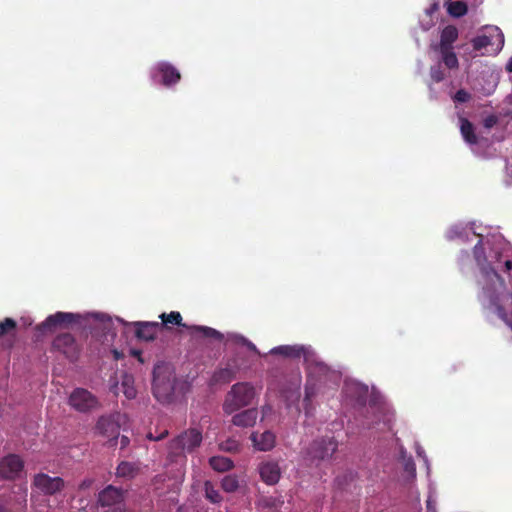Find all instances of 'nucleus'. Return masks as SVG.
<instances>
[{"label": "nucleus", "mask_w": 512, "mask_h": 512, "mask_svg": "<svg viewBox=\"0 0 512 512\" xmlns=\"http://www.w3.org/2000/svg\"><path fill=\"white\" fill-rule=\"evenodd\" d=\"M504 266L506 270H512V260H505Z\"/></svg>", "instance_id": "ea45409f"}, {"label": "nucleus", "mask_w": 512, "mask_h": 512, "mask_svg": "<svg viewBox=\"0 0 512 512\" xmlns=\"http://www.w3.org/2000/svg\"><path fill=\"white\" fill-rule=\"evenodd\" d=\"M448 13L453 17H462L467 13V5L462 0L451 1L448 5Z\"/></svg>", "instance_id": "a878e982"}, {"label": "nucleus", "mask_w": 512, "mask_h": 512, "mask_svg": "<svg viewBox=\"0 0 512 512\" xmlns=\"http://www.w3.org/2000/svg\"><path fill=\"white\" fill-rule=\"evenodd\" d=\"M17 323L14 319L6 317L0 322V337L6 335L9 331L15 330Z\"/></svg>", "instance_id": "7c9ffc66"}, {"label": "nucleus", "mask_w": 512, "mask_h": 512, "mask_svg": "<svg viewBox=\"0 0 512 512\" xmlns=\"http://www.w3.org/2000/svg\"><path fill=\"white\" fill-rule=\"evenodd\" d=\"M159 318L161 319V323H159L161 328H168L169 325H175L186 328L193 336H199L205 339H216L218 341H222L224 338L220 331L212 327L196 325L188 326L187 324L183 323V317L180 312L172 311L169 314L162 313Z\"/></svg>", "instance_id": "39448f33"}, {"label": "nucleus", "mask_w": 512, "mask_h": 512, "mask_svg": "<svg viewBox=\"0 0 512 512\" xmlns=\"http://www.w3.org/2000/svg\"><path fill=\"white\" fill-rule=\"evenodd\" d=\"M130 444V439L128 436H125V435H122L121 438H120V446H121V449H124L125 447H127L128 445Z\"/></svg>", "instance_id": "58836bf2"}, {"label": "nucleus", "mask_w": 512, "mask_h": 512, "mask_svg": "<svg viewBox=\"0 0 512 512\" xmlns=\"http://www.w3.org/2000/svg\"><path fill=\"white\" fill-rule=\"evenodd\" d=\"M338 449L334 436L315 438L302 452V457L309 466L319 467L321 463L331 461Z\"/></svg>", "instance_id": "7ed1b4c3"}, {"label": "nucleus", "mask_w": 512, "mask_h": 512, "mask_svg": "<svg viewBox=\"0 0 512 512\" xmlns=\"http://www.w3.org/2000/svg\"><path fill=\"white\" fill-rule=\"evenodd\" d=\"M256 396L255 386L248 382H239L231 387L223 403L225 413L232 414L238 409L247 407Z\"/></svg>", "instance_id": "20e7f679"}, {"label": "nucleus", "mask_w": 512, "mask_h": 512, "mask_svg": "<svg viewBox=\"0 0 512 512\" xmlns=\"http://www.w3.org/2000/svg\"><path fill=\"white\" fill-rule=\"evenodd\" d=\"M81 319L79 314L68 312H57L47 316L45 321L38 326L39 331H51L57 327H68L71 324L78 323Z\"/></svg>", "instance_id": "9b49d317"}, {"label": "nucleus", "mask_w": 512, "mask_h": 512, "mask_svg": "<svg viewBox=\"0 0 512 512\" xmlns=\"http://www.w3.org/2000/svg\"><path fill=\"white\" fill-rule=\"evenodd\" d=\"M252 443L260 451H269L275 445V435L273 432L266 431L263 433L254 432L250 437Z\"/></svg>", "instance_id": "a211bd4d"}, {"label": "nucleus", "mask_w": 512, "mask_h": 512, "mask_svg": "<svg viewBox=\"0 0 512 512\" xmlns=\"http://www.w3.org/2000/svg\"><path fill=\"white\" fill-rule=\"evenodd\" d=\"M160 76V83L166 87H170L177 84L181 80V73L169 62L161 61L158 62L154 68L153 78L156 79Z\"/></svg>", "instance_id": "ddd939ff"}, {"label": "nucleus", "mask_w": 512, "mask_h": 512, "mask_svg": "<svg viewBox=\"0 0 512 512\" xmlns=\"http://www.w3.org/2000/svg\"><path fill=\"white\" fill-rule=\"evenodd\" d=\"M121 388L124 396L128 399L136 397V389L133 386V377L129 374H124L121 381Z\"/></svg>", "instance_id": "393cba45"}, {"label": "nucleus", "mask_w": 512, "mask_h": 512, "mask_svg": "<svg viewBox=\"0 0 512 512\" xmlns=\"http://www.w3.org/2000/svg\"><path fill=\"white\" fill-rule=\"evenodd\" d=\"M429 74L430 78L433 79L435 83H440L446 78L445 71L441 69L440 64L430 67Z\"/></svg>", "instance_id": "c756f323"}, {"label": "nucleus", "mask_w": 512, "mask_h": 512, "mask_svg": "<svg viewBox=\"0 0 512 512\" xmlns=\"http://www.w3.org/2000/svg\"><path fill=\"white\" fill-rule=\"evenodd\" d=\"M474 257L477 262V265L485 274L494 273L496 274L495 268L491 266V264L487 261L483 244L479 241L475 244L473 249Z\"/></svg>", "instance_id": "412c9836"}, {"label": "nucleus", "mask_w": 512, "mask_h": 512, "mask_svg": "<svg viewBox=\"0 0 512 512\" xmlns=\"http://www.w3.org/2000/svg\"><path fill=\"white\" fill-rule=\"evenodd\" d=\"M492 44H493V42H492L491 36H486V35L475 36L472 39V46H473V49L476 51H478L480 49H485V47H488Z\"/></svg>", "instance_id": "c85d7f7f"}, {"label": "nucleus", "mask_w": 512, "mask_h": 512, "mask_svg": "<svg viewBox=\"0 0 512 512\" xmlns=\"http://www.w3.org/2000/svg\"><path fill=\"white\" fill-rule=\"evenodd\" d=\"M260 478L268 485H275L281 479V467L275 461H264L258 466Z\"/></svg>", "instance_id": "4468645a"}, {"label": "nucleus", "mask_w": 512, "mask_h": 512, "mask_svg": "<svg viewBox=\"0 0 512 512\" xmlns=\"http://www.w3.org/2000/svg\"><path fill=\"white\" fill-rule=\"evenodd\" d=\"M124 419L125 416L119 412L99 417L95 429L98 434L109 438L110 446L117 445L121 423Z\"/></svg>", "instance_id": "0eeeda50"}, {"label": "nucleus", "mask_w": 512, "mask_h": 512, "mask_svg": "<svg viewBox=\"0 0 512 512\" xmlns=\"http://www.w3.org/2000/svg\"><path fill=\"white\" fill-rule=\"evenodd\" d=\"M97 501L102 507L117 505L123 501V491L115 486L108 485L99 492Z\"/></svg>", "instance_id": "2eb2a0df"}, {"label": "nucleus", "mask_w": 512, "mask_h": 512, "mask_svg": "<svg viewBox=\"0 0 512 512\" xmlns=\"http://www.w3.org/2000/svg\"><path fill=\"white\" fill-rule=\"evenodd\" d=\"M270 353L272 355H281L289 359H299L301 356L305 355L306 349L301 345H282L271 349Z\"/></svg>", "instance_id": "6ab92c4d"}, {"label": "nucleus", "mask_w": 512, "mask_h": 512, "mask_svg": "<svg viewBox=\"0 0 512 512\" xmlns=\"http://www.w3.org/2000/svg\"><path fill=\"white\" fill-rule=\"evenodd\" d=\"M510 327H512V319H511V325H509Z\"/></svg>", "instance_id": "09e8293b"}, {"label": "nucleus", "mask_w": 512, "mask_h": 512, "mask_svg": "<svg viewBox=\"0 0 512 512\" xmlns=\"http://www.w3.org/2000/svg\"><path fill=\"white\" fill-rule=\"evenodd\" d=\"M406 467H407V469H409V467H410V464H409V463H408V464H406Z\"/></svg>", "instance_id": "de8ad7c7"}, {"label": "nucleus", "mask_w": 512, "mask_h": 512, "mask_svg": "<svg viewBox=\"0 0 512 512\" xmlns=\"http://www.w3.org/2000/svg\"><path fill=\"white\" fill-rule=\"evenodd\" d=\"M134 327L136 338L146 341L155 339L162 329L159 322H135Z\"/></svg>", "instance_id": "f3484780"}, {"label": "nucleus", "mask_w": 512, "mask_h": 512, "mask_svg": "<svg viewBox=\"0 0 512 512\" xmlns=\"http://www.w3.org/2000/svg\"><path fill=\"white\" fill-rule=\"evenodd\" d=\"M330 373L331 370L323 362H315L310 366L304 397V407L307 415L311 413V401L319 390V383H321L322 379L326 378Z\"/></svg>", "instance_id": "423d86ee"}, {"label": "nucleus", "mask_w": 512, "mask_h": 512, "mask_svg": "<svg viewBox=\"0 0 512 512\" xmlns=\"http://www.w3.org/2000/svg\"><path fill=\"white\" fill-rule=\"evenodd\" d=\"M471 99V94L464 89H460L453 95V101L458 103H465Z\"/></svg>", "instance_id": "473e14b6"}, {"label": "nucleus", "mask_w": 512, "mask_h": 512, "mask_svg": "<svg viewBox=\"0 0 512 512\" xmlns=\"http://www.w3.org/2000/svg\"><path fill=\"white\" fill-rule=\"evenodd\" d=\"M205 497L210 503H221L222 496L210 481L205 482Z\"/></svg>", "instance_id": "cd10ccee"}, {"label": "nucleus", "mask_w": 512, "mask_h": 512, "mask_svg": "<svg viewBox=\"0 0 512 512\" xmlns=\"http://www.w3.org/2000/svg\"><path fill=\"white\" fill-rule=\"evenodd\" d=\"M258 411L256 408H248L242 412L235 414L232 418L234 425L238 427H251L257 421Z\"/></svg>", "instance_id": "aec40b11"}, {"label": "nucleus", "mask_w": 512, "mask_h": 512, "mask_svg": "<svg viewBox=\"0 0 512 512\" xmlns=\"http://www.w3.org/2000/svg\"><path fill=\"white\" fill-rule=\"evenodd\" d=\"M221 488L223 491L232 493L238 490L239 481L236 475H226L221 480Z\"/></svg>", "instance_id": "bb28decb"}, {"label": "nucleus", "mask_w": 512, "mask_h": 512, "mask_svg": "<svg viewBox=\"0 0 512 512\" xmlns=\"http://www.w3.org/2000/svg\"><path fill=\"white\" fill-rule=\"evenodd\" d=\"M460 122V130L464 141L467 142L468 144H476L478 142V138L475 134L472 122L467 118L460 119Z\"/></svg>", "instance_id": "4be33fe9"}, {"label": "nucleus", "mask_w": 512, "mask_h": 512, "mask_svg": "<svg viewBox=\"0 0 512 512\" xmlns=\"http://www.w3.org/2000/svg\"><path fill=\"white\" fill-rule=\"evenodd\" d=\"M33 486L45 495H54L65 487V481L60 477H50L45 473L36 474Z\"/></svg>", "instance_id": "f8f14e48"}, {"label": "nucleus", "mask_w": 512, "mask_h": 512, "mask_svg": "<svg viewBox=\"0 0 512 512\" xmlns=\"http://www.w3.org/2000/svg\"><path fill=\"white\" fill-rule=\"evenodd\" d=\"M52 351L59 352L71 363L79 359L80 346L70 333H62L56 336L52 342Z\"/></svg>", "instance_id": "6e6552de"}, {"label": "nucleus", "mask_w": 512, "mask_h": 512, "mask_svg": "<svg viewBox=\"0 0 512 512\" xmlns=\"http://www.w3.org/2000/svg\"><path fill=\"white\" fill-rule=\"evenodd\" d=\"M499 118L497 115H489L484 118L483 125L486 129H491L497 125Z\"/></svg>", "instance_id": "72a5a7b5"}, {"label": "nucleus", "mask_w": 512, "mask_h": 512, "mask_svg": "<svg viewBox=\"0 0 512 512\" xmlns=\"http://www.w3.org/2000/svg\"><path fill=\"white\" fill-rule=\"evenodd\" d=\"M492 31L496 33V36L498 38V44L500 45V47H503L504 36H503L501 30L498 27H494V28H492Z\"/></svg>", "instance_id": "4c0bfd02"}, {"label": "nucleus", "mask_w": 512, "mask_h": 512, "mask_svg": "<svg viewBox=\"0 0 512 512\" xmlns=\"http://www.w3.org/2000/svg\"><path fill=\"white\" fill-rule=\"evenodd\" d=\"M238 372L239 365L233 360L232 362H228L225 367L213 373L212 382L216 384H228L236 378Z\"/></svg>", "instance_id": "dca6fc26"}, {"label": "nucleus", "mask_w": 512, "mask_h": 512, "mask_svg": "<svg viewBox=\"0 0 512 512\" xmlns=\"http://www.w3.org/2000/svg\"><path fill=\"white\" fill-rule=\"evenodd\" d=\"M23 461L17 454H8L0 461V478L7 480L20 479L23 473Z\"/></svg>", "instance_id": "9d476101"}, {"label": "nucleus", "mask_w": 512, "mask_h": 512, "mask_svg": "<svg viewBox=\"0 0 512 512\" xmlns=\"http://www.w3.org/2000/svg\"><path fill=\"white\" fill-rule=\"evenodd\" d=\"M202 433L197 428H190L175 436L168 444L167 459L170 463L184 465L186 454H191L201 445Z\"/></svg>", "instance_id": "f257e3e1"}, {"label": "nucleus", "mask_w": 512, "mask_h": 512, "mask_svg": "<svg viewBox=\"0 0 512 512\" xmlns=\"http://www.w3.org/2000/svg\"><path fill=\"white\" fill-rule=\"evenodd\" d=\"M115 357H116V359H118V358H119V353H118V351H117V350H115Z\"/></svg>", "instance_id": "a18cd8bd"}, {"label": "nucleus", "mask_w": 512, "mask_h": 512, "mask_svg": "<svg viewBox=\"0 0 512 512\" xmlns=\"http://www.w3.org/2000/svg\"><path fill=\"white\" fill-rule=\"evenodd\" d=\"M209 464L212 469L219 472L229 471L234 467L233 461L225 456H212L209 459Z\"/></svg>", "instance_id": "5701e85b"}, {"label": "nucleus", "mask_w": 512, "mask_h": 512, "mask_svg": "<svg viewBox=\"0 0 512 512\" xmlns=\"http://www.w3.org/2000/svg\"><path fill=\"white\" fill-rule=\"evenodd\" d=\"M505 70L512 72V57L509 59L508 63H506Z\"/></svg>", "instance_id": "a19ab883"}, {"label": "nucleus", "mask_w": 512, "mask_h": 512, "mask_svg": "<svg viewBox=\"0 0 512 512\" xmlns=\"http://www.w3.org/2000/svg\"><path fill=\"white\" fill-rule=\"evenodd\" d=\"M458 38V28L450 24L442 28L439 42L430 45V49L439 56L440 62L449 70L459 69V59L453 46Z\"/></svg>", "instance_id": "f03ea898"}, {"label": "nucleus", "mask_w": 512, "mask_h": 512, "mask_svg": "<svg viewBox=\"0 0 512 512\" xmlns=\"http://www.w3.org/2000/svg\"><path fill=\"white\" fill-rule=\"evenodd\" d=\"M427 512H436V499L433 494H429L426 500Z\"/></svg>", "instance_id": "c9c22d12"}, {"label": "nucleus", "mask_w": 512, "mask_h": 512, "mask_svg": "<svg viewBox=\"0 0 512 512\" xmlns=\"http://www.w3.org/2000/svg\"><path fill=\"white\" fill-rule=\"evenodd\" d=\"M138 472V466L135 463L122 461L117 466L116 475L120 478L133 479Z\"/></svg>", "instance_id": "b1692460"}, {"label": "nucleus", "mask_w": 512, "mask_h": 512, "mask_svg": "<svg viewBox=\"0 0 512 512\" xmlns=\"http://www.w3.org/2000/svg\"><path fill=\"white\" fill-rule=\"evenodd\" d=\"M497 314L500 319H502L508 325H511V320L509 316H507L504 307L500 304L497 305Z\"/></svg>", "instance_id": "f704fd0d"}, {"label": "nucleus", "mask_w": 512, "mask_h": 512, "mask_svg": "<svg viewBox=\"0 0 512 512\" xmlns=\"http://www.w3.org/2000/svg\"><path fill=\"white\" fill-rule=\"evenodd\" d=\"M89 485V482L83 481L81 484V488L87 487Z\"/></svg>", "instance_id": "c03bdc74"}, {"label": "nucleus", "mask_w": 512, "mask_h": 512, "mask_svg": "<svg viewBox=\"0 0 512 512\" xmlns=\"http://www.w3.org/2000/svg\"><path fill=\"white\" fill-rule=\"evenodd\" d=\"M235 342L237 344L245 346L250 351L255 352L256 354H259V350L257 349L256 345L254 343H252L250 340H248L247 338H245L244 336H236Z\"/></svg>", "instance_id": "2f4dec72"}, {"label": "nucleus", "mask_w": 512, "mask_h": 512, "mask_svg": "<svg viewBox=\"0 0 512 512\" xmlns=\"http://www.w3.org/2000/svg\"><path fill=\"white\" fill-rule=\"evenodd\" d=\"M69 405L79 412H88L97 408L98 400L90 391L78 387L70 394Z\"/></svg>", "instance_id": "1a4fd4ad"}, {"label": "nucleus", "mask_w": 512, "mask_h": 512, "mask_svg": "<svg viewBox=\"0 0 512 512\" xmlns=\"http://www.w3.org/2000/svg\"><path fill=\"white\" fill-rule=\"evenodd\" d=\"M153 392H154V396L159 397V391H158V386H157L156 381L154 382Z\"/></svg>", "instance_id": "79ce46f5"}, {"label": "nucleus", "mask_w": 512, "mask_h": 512, "mask_svg": "<svg viewBox=\"0 0 512 512\" xmlns=\"http://www.w3.org/2000/svg\"><path fill=\"white\" fill-rule=\"evenodd\" d=\"M411 467H412V469H414L413 464L411 465ZM408 472H409V473H412V474H414V473H415V471H414V470H411V471H408Z\"/></svg>", "instance_id": "49530a36"}, {"label": "nucleus", "mask_w": 512, "mask_h": 512, "mask_svg": "<svg viewBox=\"0 0 512 512\" xmlns=\"http://www.w3.org/2000/svg\"><path fill=\"white\" fill-rule=\"evenodd\" d=\"M0 512H9V510L2 504H0Z\"/></svg>", "instance_id": "37998d69"}, {"label": "nucleus", "mask_w": 512, "mask_h": 512, "mask_svg": "<svg viewBox=\"0 0 512 512\" xmlns=\"http://www.w3.org/2000/svg\"><path fill=\"white\" fill-rule=\"evenodd\" d=\"M169 432L167 430H164L162 433H160L158 436H154L153 433L149 432L147 434V438L149 440H153V441H160V440H163L164 438H166L168 436Z\"/></svg>", "instance_id": "e433bc0d"}]
</instances>
